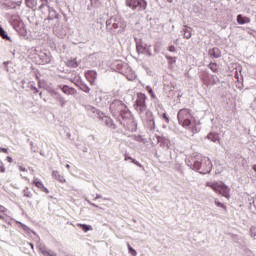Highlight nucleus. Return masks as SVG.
Masks as SVG:
<instances>
[{
	"mask_svg": "<svg viewBox=\"0 0 256 256\" xmlns=\"http://www.w3.org/2000/svg\"><path fill=\"white\" fill-rule=\"evenodd\" d=\"M106 27L110 31H117L118 33H123L125 29H127V23L121 16L115 15L111 16L107 21H106Z\"/></svg>",
	"mask_w": 256,
	"mask_h": 256,
	"instance_id": "7ed1b4c3",
	"label": "nucleus"
},
{
	"mask_svg": "<svg viewBox=\"0 0 256 256\" xmlns=\"http://www.w3.org/2000/svg\"><path fill=\"white\" fill-rule=\"evenodd\" d=\"M124 161H131V163L143 169V164L139 163V161L135 160L133 157L128 156L127 154L124 156Z\"/></svg>",
	"mask_w": 256,
	"mask_h": 256,
	"instance_id": "f3484780",
	"label": "nucleus"
},
{
	"mask_svg": "<svg viewBox=\"0 0 256 256\" xmlns=\"http://www.w3.org/2000/svg\"><path fill=\"white\" fill-rule=\"evenodd\" d=\"M194 169L200 172L202 175H207V173H211L213 169V163L209 157L201 156L200 161L194 162Z\"/></svg>",
	"mask_w": 256,
	"mask_h": 256,
	"instance_id": "20e7f679",
	"label": "nucleus"
},
{
	"mask_svg": "<svg viewBox=\"0 0 256 256\" xmlns=\"http://www.w3.org/2000/svg\"><path fill=\"white\" fill-rule=\"evenodd\" d=\"M6 160L8 163H13V158H11V156H7Z\"/></svg>",
	"mask_w": 256,
	"mask_h": 256,
	"instance_id": "58836bf2",
	"label": "nucleus"
},
{
	"mask_svg": "<svg viewBox=\"0 0 256 256\" xmlns=\"http://www.w3.org/2000/svg\"><path fill=\"white\" fill-rule=\"evenodd\" d=\"M149 93H153V90H150Z\"/></svg>",
	"mask_w": 256,
	"mask_h": 256,
	"instance_id": "79ce46f5",
	"label": "nucleus"
},
{
	"mask_svg": "<svg viewBox=\"0 0 256 256\" xmlns=\"http://www.w3.org/2000/svg\"><path fill=\"white\" fill-rule=\"evenodd\" d=\"M191 36H192V34H191V30H189V29H185L184 30V37H185V39H191Z\"/></svg>",
	"mask_w": 256,
	"mask_h": 256,
	"instance_id": "b1692460",
	"label": "nucleus"
},
{
	"mask_svg": "<svg viewBox=\"0 0 256 256\" xmlns=\"http://www.w3.org/2000/svg\"><path fill=\"white\" fill-rule=\"evenodd\" d=\"M136 49L138 53H143V46H137Z\"/></svg>",
	"mask_w": 256,
	"mask_h": 256,
	"instance_id": "c9c22d12",
	"label": "nucleus"
},
{
	"mask_svg": "<svg viewBox=\"0 0 256 256\" xmlns=\"http://www.w3.org/2000/svg\"><path fill=\"white\" fill-rule=\"evenodd\" d=\"M0 219H3V216H2V215H0Z\"/></svg>",
	"mask_w": 256,
	"mask_h": 256,
	"instance_id": "37998d69",
	"label": "nucleus"
},
{
	"mask_svg": "<svg viewBox=\"0 0 256 256\" xmlns=\"http://www.w3.org/2000/svg\"><path fill=\"white\" fill-rule=\"evenodd\" d=\"M127 247H128L129 253H131L133 256H137V251L133 249V247H131L130 244H127Z\"/></svg>",
	"mask_w": 256,
	"mask_h": 256,
	"instance_id": "a878e982",
	"label": "nucleus"
},
{
	"mask_svg": "<svg viewBox=\"0 0 256 256\" xmlns=\"http://www.w3.org/2000/svg\"><path fill=\"white\" fill-rule=\"evenodd\" d=\"M200 79L203 83V85H206V87H210V85H217V76L211 75L208 72H202L200 75Z\"/></svg>",
	"mask_w": 256,
	"mask_h": 256,
	"instance_id": "6e6552de",
	"label": "nucleus"
},
{
	"mask_svg": "<svg viewBox=\"0 0 256 256\" xmlns=\"http://www.w3.org/2000/svg\"><path fill=\"white\" fill-rule=\"evenodd\" d=\"M25 5L28 9H35L37 7V0H25Z\"/></svg>",
	"mask_w": 256,
	"mask_h": 256,
	"instance_id": "6ab92c4d",
	"label": "nucleus"
},
{
	"mask_svg": "<svg viewBox=\"0 0 256 256\" xmlns=\"http://www.w3.org/2000/svg\"><path fill=\"white\" fill-rule=\"evenodd\" d=\"M126 77L128 81H133V79H135V74L134 73H132L131 75L127 74Z\"/></svg>",
	"mask_w": 256,
	"mask_h": 256,
	"instance_id": "c756f323",
	"label": "nucleus"
},
{
	"mask_svg": "<svg viewBox=\"0 0 256 256\" xmlns=\"http://www.w3.org/2000/svg\"><path fill=\"white\" fill-rule=\"evenodd\" d=\"M0 153H8L7 148H0Z\"/></svg>",
	"mask_w": 256,
	"mask_h": 256,
	"instance_id": "4c0bfd02",
	"label": "nucleus"
},
{
	"mask_svg": "<svg viewBox=\"0 0 256 256\" xmlns=\"http://www.w3.org/2000/svg\"><path fill=\"white\" fill-rule=\"evenodd\" d=\"M52 177L59 183H67V180L65 179V176L61 174V172L55 170L52 172Z\"/></svg>",
	"mask_w": 256,
	"mask_h": 256,
	"instance_id": "9b49d317",
	"label": "nucleus"
},
{
	"mask_svg": "<svg viewBox=\"0 0 256 256\" xmlns=\"http://www.w3.org/2000/svg\"><path fill=\"white\" fill-rule=\"evenodd\" d=\"M77 227H80L84 231V233H87V231H92L93 228L87 224H77Z\"/></svg>",
	"mask_w": 256,
	"mask_h": 256,
	"instance_id": "4be33fe9",
	"label": "nucleus"
},
{
	"mask_svg": "<svg viewBox=\"0 0 256 256\" xmlns=\"http://www.w3.org/2000/svg\"><path fill=\"white\" fill-rule=\"evenodd\" d=\"M85 77L91 85H95V79H97V72L88 71L86 72Z\"/></svg>",
	"mask_w": 256,
	"mask_h": 256,
	"instance_id": "f8f14e48",
	"label": "nucleus"
},
{
	"mask_svg": "<svg viewBox=\"0 0 256 256\" xmlns=\"http://www.w3.org/2000/svg\"><path fill=\"white\" fill-rule=\"evenodd\" d=\"M40 1L42 2L41 6H40L41 9L44 5H47V3H49V0H40Z\"/></svg>",
	"mask_w": 256,
	"mask_h": 256,
	"instance_id": "72a5a7b5",
	"label": "nucleus"
},
{
	"mask_svg": "<svg viewBox=\"0 0 256 256\" xmlns=\"http://www.w3.org/2000/svg\"><path fill=\"white\" fill-rule=\"evenodd\" d=\"M29 245H30L31 249H34V248H35L34 245H33V243H29Z\"/></svg>",
	"mask_w": 256,
	"mask_h": 256,
	"instance_id": "ea45409f",
	"label": "nucleus"
},
{
	"mask_svg": "<svg viewBox=\"0 0 256 256\" xmlns=\"http://www.w3.org/2000/svg\"><path fill=\"white\" fill-rule=\"evenodd\" d=\"M66 65L71 69H77V67H79V62L77 61V58H70L67 60Z\"/></svg>",
	"mask_w": 256,
	"mask_h": 256,
	"instance_id": "2eb2a0df",
	"label": "nucleus"
},
{
	"mask_svg": "<svg viewBox=\"0 0 256 256\" xmlns=\"http://www.w3.org/2000/svg\"><path fill=\"white\" fill-rule=\"evenodd\" d=\"M177 119L179 125L184 127V129H188L192 135L199 133V128H197V120L195 119V116H193L191 109H180L177 114Z\"/></svg>",
	"mask_w": 256,
	"mask_h": 256,
	"instance_id": "f257e3e1",
	"label": "nucleus"
},
{
	"mask_svg": "<svg viewBox=\"0 0 256 256\" xmlns=\"http://www.w3.org/2000/svg\"><path fill=\"white\" fill-rule=\"evenodd\" d=\"M168 51H170V53H175V51H177V50H176L175 46L171 45L168 47Z\"/></svg>",
	"mask_w": 256,
	"mask_h": 256,
	"instance_id": "2f4dec72",
	"label": "nucleus"
},
{
	"mask_svg": "<svg viewBox=\"0 0 256 256\" xmlns=\"http://www.w3.org/2000/svg\"><path fill=\"white\" fill-rule=\"evenodd\" d=\"M126 7L132 9V11H145L147 9L146 0H125Z\"/></svg>",
	"mask_w": 256,
	"mask_h": 256,
	"instance_id": "423d86ee",
	"label": "nucleus"
},
{
	"mask_svg": "<svg viewBox=\"0 0 256 256\" xmlns=\"http://www.w3.org/2000/svg\"><path fill=\"white\" fill-rule=\"evenodd\" d=\"M146 125L149 127V129H155V117L153 116V112L146 111Z\"/></svg>",
	"mask_w": 256,
	"mask_h": 256,
	"instance_id": "1a4fd4ad",
	"label": "nucleus"
},
{
	"mask_svg": "<svg viewBox=\"0 0 256 256\" xmlns=\"http://www.w3.org/2000/svg\"><path fill=\"white\" fill-rule=\"evenodd\" d=\"M82 91H84V93H89V91H91V88H89L88 86H84L82 88Z\"/></svg>",
	"mask_w": 256,
	"mask_h": 256,
	"instance_id": "473e14b6",
	"label": "nucleus"
},
{
	"mask_svg": "<svg viewBox=\"0 0 256 256\" xmlns=\"http://www.w3.org/2000/svg\"><path fill=\"white\" fill-rule=\"evenodd\" d=\"M32 185H35L37 189H40V191H43V193H46V195H49V190L47 189V187H45V184H43V182L39 178L34 177L32 181Z\"/></svg>",
	"mask_w": 256,
	"mask_h": 256,
	"instance_id": "9d476101",
	"label": "nucleus"
},
{
	"mask_svg": "<svg viewBox=\"0 0 256 256\" xmlns=\"http://www.w3.org/2000/svg\"><path fill=\"white\" fill-rule=\"evenodd\" d=\"M102 121H104L105 125L110 129H117V126L115 123H113V119H111L109 116H103Z\"/></svg>",
	"mask_w": 256,
	"mask_h": 256,
	"instance_id": "ddd939ff",
	"label": "nucleus"
},
{
	"mask_svg": "<svg viewBox=\"0 0 256 256\" xmlns=\"http://www.w3.org/2000/svg\"><path fill=\"white\" fill-rule=\"evenodd\" d=\"M207 137L210 141H217V135L215 133H209Z\"/></svg>",
	"mask_w": 256,
	"mask_h": 256,
	"instance_id": "393cba45",
	"label": "nucleus"
},
{
	"mask_svg": "<svg viewBox=\"0 0 256 256\" xmlns=\"http://www.w3.org/2000/svg\"><path fill=\"white\" fill-rule=\"evenodd\" d=\"M250 237H256V227L252 226L250 228Z\"/></svg>",
	"mask_w": 256,
	"mask_h": 256,
	"instance_id": "bb28decb",
	"label": "nucleus"
},
{
	"mask_svg": "<svg viewBox=\"0 0 256 256\" xmlns=\"http://www.w3.org/2000/svg\"><path fill=\"white\" fill-rule=\"evenodd\" d=\"M0 173H5V164L3 162H0Z\"/></svg>",
	"mask_w": 256,
	"mask_h": 256,
	"instance_id": "7c9ffc66",
	"label": "nucleus"
},
{
	"mask_svg": "<svg viewBox=\"0 0 256 256\" xmlns=\"http://www.w3.org/2000/svg\"><path fill=\"white\" fill-rule=\"evenodd\" d=\"M44 255H46V256H50V255H49V252H44Z\"/></svg>",
	"mask_w": 256,
	"mask_h": 256,
	"instance_id": "a19ab883",
	"label": "nucleus"
},
{
	"mask_svg": "<svg viewBox=\"0 0 256 256\" xmlns=\"http://www.w3.org/2000/svg\"><path fill=\"white\" fill-rule=\"evenodd\" d=\"M167 61H169V63L173 64L176 63V58L173 56H166Z\"/></svg>",
	"mask_w": 256,
	"mask_h": 256,
	"instance_id": "cd10ccee",
	"label": "nucleus"
},
{
	"mask_svg": "<svg viewBox=\"0 0 256 256\" xmlns=\"http://www.w3.org/2000/svg\"><path fill=\"white\" fill-rule=\"evenodd\" d=\"M206 187H210V189L214 190L215 193L222 195V197H225V199L231 198V188L224 183L207 182Z\"/></svg>",
	"mask_w": 256,
	"mask_h": 256,
	"instance_id": "39448f33",
	"label": "nucleus"
},
{
	"mask_svg": "<svg viewBox=\"0 0 256 256\" xmlns=\"http://www.w3.org/2000/svg\"><path fill=\"white\" fill-rule=\"evenodd\" d=\"M61 90L65 93V95H75L76 91L74 88H71L67 85L60 86Z\"/></svg>",
	"mask_w": 256,
	"mask_h": 256,
	"instance_id": "dca6fc26",
	"label": "nucleus"
},
{
	"mask_svg": "<svg viewBox=\"0 0 256 256\" xmlns=\"http://www.w3.org/2000/svg\"><path fill=\"white\" fill-rule=\"evenodd\" d=\"M0 37H2V39H5L6 41H11V37L7 35V32H5V29H3L2 26H0Z\"/></svg>",
	"mask_w": 256,
	"mask_h": 256,
	"instance_id": "412c9836",
	"label": "nucleus"
},
{
	"mask_svg": "<svg viewBox=\"0 0 256 256\" xmlns=\"http://www.w3.org/2000/svg\"><path fill=\"white\" fill-rule=\"evenodd\" d=\"M214 203L216 207H221V209H224V211H227V206L223 203H221L219 200L215 199Z\"/></svg>",
	"mask_w": 256,
	"mask_h": 256,
	"instance_id": "5701e85b",
	"label": "nucleus"
},
{
	"mask_svg": "<svg viewBox=\"0 0 256 256\" xmlns=\"http://www.w3.org/2000/svg\"><path fill=\"white\" fill-rule=\"evenodd\" d=\"M163 119L164 121H166L167 123H169V116H167V113L163 114Z\"/></svg>",
	"mask_w": 256,
	"mask_h": 256,
	"instance_id": "f704fd0d",
	"label": "nucleus"
},
{
	"mask_svg": "<svg viewBox=\"0 0 256 256\" xmlns=\"http://www.w3.org/2000/svg\"><path fill=\"white\" fill-rule=\"evenodd\" d=\"M109 109L113 117H121L124 121H131L133 117L127 105L121 100H113Z\"/></svg>",
	"mask_w": 256,
	"mask_h": 256,
	"instance_id": "f03ea898",
	"label": "nucleus"
},
{
	"mask_svg": "<svg viewBox=\"0 0 256 256\" xmlns=\"http://www.w3.org/2000/svg\"><path fill=\"white\" fill-rule=\"evenodd\" d=\"M66 103L67 102L65 101V98H59V104H60L61 107H65Z\"/></svg>",
	"mask_w": 256,
	"mask_h": 256,
	"instance_id": "c85d7f7f",
	"label": "nucleus"
},
{
	"mask_svg": "<svg viewBox=\"0 0 256 256\" xmlns=\"http://www.w3.org/2000/svg\"><path fill=\"white\" fill-rule=\"evenodd\" d=\"M209 54L212 55L215 59H219L221 57V50L219 48L215 47L211 50H209Z\"/></svg>",
	"mask_w": 256,
	"mask_h": 256,
	"instance_id": "a211bd4d",
	"label": "nucleus"
},
{
	"mask_svg": "<svg viewBox=\"0 0 256 256\" xmlns=\"http://www.w3.org/2000/svg\"><path fill=\"white\" fill-rule=\"evenodd\" d=\"M147 96L143 93H138L135 101V109L138 113H143L147 109Z\"/></svg>",
	"mask_w": 256,
	"mask_h": 256,
	"instance_id": "0eeeda50",
	"label": "nucleus"
},
{
	"mask_svg": "<svg viewBox=\"0 0 256 256\" xmlns=\"http://www.w3.org/2000/svg\"><path fill=\"white\" fill-rule=\"evenodd\" d=\"M208 67L210 68L212 73H219V65L215 62H211Z\"/></svg>",
	"mask_w": 256,
	"mask_h": 256,
	"instance_id": "aec40b11",
	"label": "nucleus"
},
{
	"mask_svg": "<svg viewBox=\"0 0 256 256\" xmlns=\"http://www.w3.org/2000/svg\"><path fill=\"white\" fill-rule=\"evenodd\" d=\"M19 171H22V172H27V168L23 167V166H19L18 167Z\"/></svg>",
	"mask_w": 256,
	"mask_h": 256,
	"instance_id": "e433bc0d",
	"label": "nucleus"
},
{
	"mask_svg": "<svg viewBox=\"0 0 256 256\" xmlns=\"http://www.w3.org/2000/svg\"><path fill=\"white\" fill-rule=\"evenodd\" d=\"M237 23H238L239 25H245V24H247V23H251V18L239 14V15L237 16Z\"/></svg>",
	"mask_w": 256,
	"mask_h": 256,
	"instance_id": "4468645a",
	"label": "nucleus"
}]
</instances>
